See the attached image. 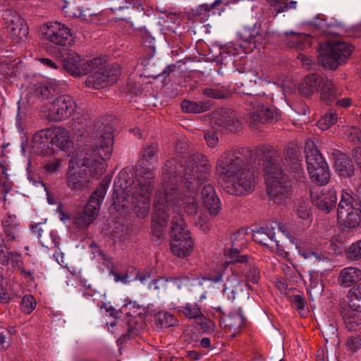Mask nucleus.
Wrapping results in <instances>:
<instances>
[{
	"mask_svg": "<svg viewBox=\"0 0 361 361\" xmlns=\"http://www.w3.org/2000/svg\"><path fill=\"white\" fill-rule=\"evenodd\" d=\"M59 241L57 240V244H56V248L54 247H52V248H47L48 250H54V253H53V257H54V259H56V261L59 264H62V263H63L64 262V255H63V253L60 252L59 250Z\"/></svg>",
	"mask_w": 361,
	"mask_h": 361,
	"instance_id": "nucleus-60",
	"label": "nucleus"
},
{
	"mask_svg": "<svg viewBox=\"0 0 361 361\" xmlns=\"http://www.w3.org/2000/svg\"><path fill=\"white\" fill-rule=\"evenodd\" d=\"M336 121V115L333 113H329L322 116L317 123L318 127L322 130H326L335 123Z\"/></svg>",
	"mask_w": 361,
	"mask_h": 361,
	"instance_id": "nucleus-42",
	"label": "nucleus"
},
{
	"mask_svg": "<svg viewBox=\"0 0 361 361\" xmlns=\"http://www.w3.org/2000/svg\"><path fill=\"white\" fill-rule=\"evenodd\" d=\"M39 34L44 42L54 48L65 47L71 42L70 29L57 21H50L42 25Z\"/></svg>",
	"mask_w": 361,
	"mask_h": 361,
	"instance_id": "nucleus-11",
	"label": "nucleus"
},
{
	"mask_svg": "<svg viewBox=\"0 0 361 361\" xmlns=\"http://www.w3.org/2000/svg\"><path fill=\"white\" fill-rule=\"evenodd\" d=\"M51 138V149L52 150H65L71 145L70 133L63 127L49 128Z\"/></svg>",
	"mask_w": 361,
	"mask_h": 361,
	"instance_id": "nucleus-20",
	"label": "nucleus"
},
{
	"mask_svg": "<svg viewBox=\"0 0 361 361\" xmlns=\"http://www.w3.org/2000/svg\"><path fill=\"white\" fill-rule=\"evenodd\" d=\"M3 226L6 235L12 240L17 239L20 235V228L14 215H7L3 221Z\"/></svg>",
	"mask_w": 361,
	"mask_h": 361,
	"instance_id": "nucleus-28",
	"label": "nucleus"
},
{
	"mask_svg": "<svg viewBox=\"0 0 361 361\" xmlns=\"http://www.w3.org/2000/svg\"><path fill=\"white\" fill-rule=\"evenodd\" d=\"M247 276L252 282L257 283L259 276L258 269L257 268H252L250 271V274Z\"/></svg>",
	"mask_w": 361,
	"mask_h": 361,
	"instance_id": "nucleus-63",
	"label": "nucleus"
},
{
	"mask_svg": "<svg viewBox=\"0 0 361 361\" xmlns=\"http://www.w3.org/2000/svg\"><path fill=\"white\" fill-rule=\"evenodd\" d=\"M222 2V0H215L212 4H202L197 8L196 12L201 14L202 11H209Z\"/></svg>",
	"mask_w": 361,
	"mask_h": 361,
	"instance_id": "nucleus-55",
	"label": "nucleus"
},
{
	"mask_svg": "<svg viewBox=\"0 0 361 361\" xmlns=\"http://www.w3.org/2000/svg\"><path fill=\"white\" fill-rule=\"evenodd\" d=\"M277 13H283L288 11L287 0H267Z\"/></svg>",
	"mask_w": 361,
	"mask_h": 361,
	"instance_id": "nucleus-49",
	"label": "nucleus"
},
{
	"mask_svg": "<svg viewBox=\"0 0 361 361\" xmlns=\"http://www.w3.org/2000/svg\"><path fill=\"white\" fill-rule=\"evenodd\" d=\"M177 323V319L167 312H159L155 315V324L161 328H169Z\"/></svg>",
	"mask_w": 361,
	"mask_h": 361,
	"instance_id": "nucleus-31",
	"label": "nucleus"
},
{
	"mask_svg": "<svg viewBox=\"0 0 361 361\" xmlns=\"http://www.w3.org/2000/svg\"><path fill=\"white\" fill-rule=\"evenodd\" d=\"M42 224L39 223L35 226H32V232L37 235L39 243L42 247L45 248H56L57 244V238L54 235L53 233H49L44 236L42 235L43 229Z\"/></svg>",
	"mask_w": 361,
	"mask_h": 361,
	"instance_id": "nucleus-26",
	"label": "nucleus"
},
{
	"mask_svg": "<svg viewBox=\"0 0 361 361\" xmlns=\"http://www.w3.org/2000/svg\"><path fill=\"white\" fill-rule=\"evenodd\" d=\"M337 216L339 222L346 228H353L358 226L361 223V205L359 201L343 191Z\"/></svg>",
	"mask_w": 361,
	"mask_h": 361,
	"instance_id": "nucleus-8",
	"label": "nucleus"
},
{
	"mask_svg": "<svg viewBox=\"0 0 361 361\" xmlns=\"http://www.w3.org/2000/svg\"><path fill=\"white\" fill-rule=\"evenodd\" d=\"M216 173L231 194L246 195L255 188L254 175L246 169L242 159L233 152H226L220 156L216 161Z\"/></svg>",
	"mask_w": 361,
	"mask_h": 361,
	"instance_id": "nucleus-4",
	"label": "nucleus"
},
{
	"mask_svg": "<svg viewBox=\"0 0 361 361\" xmlns=\"http://www.w3.org/2000/svg\"><path fill=\"white\" fill-rule=\"evenodd\" d=\"M50 133L49 128L43 129L36 133L32 137L33 147L40 152H43L46 149H51Z\"/></svg>",
	"mask_w": 361,
	"mask_h": 361,
	"instance_id": "nucleus-25",
	"label": "nucleus"
},
{
	"mask_svg": "<svg viewBox=\"0 0 361 361\" xmlns=\"http://www.w3.org/2000/svg\"><path fill=\"white\" fill-rule=\"evenodd\" d=\"M346 346L352 352H356L361 348V338L358 336H350L346 341Z\"/></svg>",
	"mask_w": 361,
	"mask_h": 361,
	"instance_id": "nucleus-48",
	"label": "nucleus"
},
{
	"mask_svg": "<svg viewBox=\"0 0 361 361\" xmlns=\"http://www.w3.org/2000/svg\"><path fill=\"white\" fill-rule=\"evenodd\" d=\"M344 323L349 331H357L360 329L358 319L354 317H345Z\"/></svg>",
	"mask_w": 361,
	"mask_h": 361,
	"instance_id": "nucleus-51",
	"label": "nucleus"
},
{
	"mask_svg": "<svg viewBox=\"0 0 361 361\" xmlns=\"http://www.w3.org/2000/svg\"><path fill=\"white\" fill-rule=\"evenodd\" d=\"M259 79L260 78L257 76L255 71H252L250 73L243 74L241 77L242 82H240V85L242 86L246 85L247 86L252 87L257 84V80Z\"/></svg>",
	"mask_w": 361,
	"mask_h": 361,
	"instance_id": "nucleus-45",
	"label": "nucleus"
},
{
	"mask_svg": "<svg viewBox=\"0 0 361 361\" xmlns=\"http://www.w3.org/2000/svg\"><path fill=\"white\" fill-rule=\"evenodd\" d=\"M36 300L31 295H25L20 304L21 310L25 314H30L36 308Z\"/></svg>",
	"mask_w": 361,
	"mask_h": 361,
	"instance_id": "nucleus-39",
	"label": "nucleus"
},
{
	"mask_svg": "<svg viewBox=\"0 0 361 361\" xmlns=\"http://www.w3.org/2000/svg\"><path fill=\"white\" fill-rule=\"evenodd\" d=\"M204 139L209 147H214L218 142L219 139L216 132H207L204 134Z\"/></svg>",
	"mask_w": 361,
	"mask_h": 361,
	"instance_id": "nucleus-54",
	"label": "nucleus"
},
{
	"mask_svg": "<svg viewBox=\"0 0 361 361\" xmlns=\"http://www.w3.org/2000/svg\"><path fill=\"white\" fill-rule=\"evenodd\" d=\"M336 329L332 325H327L324 327L322 333L326 336H334L336 334Z\"/></svg>",
	"mask_w": 361,
	"mask_h": 361,
	"instance_id": "nucleus-64",
	"label": "nucleus"
},
{
	"mask_svg": "<svg viewBox=\"0 0 361 361\" xmlns=\"http://www.w3.org/2000/svg\"><path fill=\"white\" fill-rule=\"evenodd\" d=\"M335 166L338 175L342 178L350 177L354 173L353 167L345 154H341L336 157Z\"/></svg>",
	"mask_w": 361,
	"mask_h": 361,
	"instance_id": "nucleus-27",
	"label": "nucleus"
},
{
	"mask_svg": "<svg viewBox=\"0 0 361 361\" xmlns=\"http://www.w3.org/2000/svg\"><path fill=\"white\" fill-rule=\"evenodd\" d=\"M0 263L4 266H11L12 268H20L23 259L19 254L0 247Z\"/></svg>",
	"mask_w": 361,
	"mask_h": 361,
	"instance_id": "nucleus-24",
	"label": "nucleus"
},
{
	"mask_svg": "<svg viewBox=\"0 0 361 361\" xmlns=\"http://www.w3.org/2000/svg\"><path fill=\"white\" fill-rule=\"evenodd\" d=\"M240 92L247 94L250 97L247 99L246 107L247 120L250 123L264 121H276L280 118L279 110L273 106L265 105L260 96H252V92L242 90Z\"/></svg>",
	"mask_w": 361,
	"mask_h": 361,
	"instance_id": "nucleus-7",
	"label": "nucleus"
},
{
	"mask_svg": "<svg viewBox=\"0 0 361 361\" xmlns=\"http://www.w3.org/2000/svg\"><path fill=\"white\" fill-rule=\"evenodd\" d=\"M283 39L290 47L301 48L302 44L307 40V37L302 33L291 31L285 32Z\"/></svg>",
	"mask_w": 361,
	"mask_h": 361,
	"instance_id": "nucleus-29",
	"label": "nucleus"
},
{
	"mask_svg": "<svg viewBox=\"0 0 361 361\" xmlns=\"http://www.w3.org/2000/svg\"><path fill=\"white\" fill-rule=\"evenodd\" d=\"M73 133L78 137H83L86 135L85 125L80 122H75L71 126Z\"/></svg>",
	"mask_w": 361,
	"mask_h": 361,
	"instance_id": "nucleus-56",
	"label": "nucleus"
},
{
	"mask_svg": "<svg viewBox=\"0 0 361 361\" xmlns=\"http://www.w3.org/2000/svg\"><path fill=\"white\" fill-rule=\"evenodd\" d=\"M245 321V318L243 314L242 309L238 307L224 318L221 322V325L226 333L230 334L231 336H235L240 331Z\"/></svg>",
	"mask_w": 361,
	"mask_h": 361,
	"instance_id": "nucleus-19",
	"label": "nucleus"
},
{
	"mask_svg": "<svg viewBox=\"0 0 361 361\" xmlns=\"http://www.w3.org/2000/svg\"><path fill=\"white\" fill-rule=\"evenodd\" d=\"M99 59L85 60L75 52H69L64 59L65 69L73 76L85 75L100 64Z\"/></svg>",
	"mask_w": 361,
	"mask_h": 361,
	"instance_id": "nucleus-14",
	"label": "nucleus"
},
{
	"mask_svg": "<svg viewBox=\"0 0 361 361\" xmlns=\"http://www.w3.org/2000/svg\"><path fill=\"white\" fill-rule=\"evenodd\" d=\"M54 91V90L51 86L39 84L34 89L32 94L37 99L44 100L51 96Z\"/></svg>",
	"mask_w": 361,
	"mask_h": 361,
	"instance_id": "nucleus-35",
	"label": "nucleus"
},
{
	"mask_svg": "<svg viewBox=\"0 0 361 361\" xmlns=\"http://www.w3.org/2000/svg\"><path fill=\"white\" fill-rule=\"evenodd\" d=\"M225 284L226 287L224 289V292L228 295L229 299L233 300L235 298V293L238 290L239 285L241 283L235 276H231L226 280Z\"/></svg>",
	"mask_w": 361,
	"mask_h": 361,
	"instance_id": "nucleus-34",
	"label": "nucleus"
},
{
	"mask_svg": "<svg viewBox=\"0 0 361 361\" xmlns=\"http://www.w3.org/2000/svg\"><path fill=\"white\" fill-rule=\"evenodd\" d=\"M311 200L319 209L329 212L335 207L337 197L334 189H317L311 192Z\"/></svg>",
	"mask_w": 361,
	"mask_h": 361,
	"instance_id": "nucleus-17",
	"label": "nucleus"
},
{
	"mask_svg": "<svg viewBox=\"0 0 361 361\" xmlns=\"http://www.w3.org/2000/svg\"><path fill=\"white\" fill-rule=\"evenodd\" d=\"M322 85V96L327 102H331L339 94L338 87L331 80H324L316 73L310 74L304 78L300 84L299 92L304 97H310L317 92Z\"/></svg>",
	"mask_w": 361,
	"mask_h": 361,
	"instance_id": "nucleus-9",
	"label": "nucleus"
},
{
	"mask_svg": "<svg viewBox=\"0 0 361 361\" xmlns=\"http://www.w3.org/2000/svg\"><path fill=\"white\" fill-rule=\"evenodd\" d=\"M173 162L167 161L163 169L164 183L156 196L152 231L160 238L171 211V251L178 257L185 258L193 252L194 240L179 209L182 207L188 215L197 213L200 205L197 186L206 180L211 164L200 154L187 159L185 166H173Z\"/></svg>",
	"mask_w": 361,
	"mask_h": 361,
	"instance_id": "nucleus-1",
	"label": "nucleus"
},
{
	"mask_svg": "<svg viewBox=\"0 0 361 361\" xmlns=\"http://www.w3.org/2000/svg\"><path fill=\"white\" fill-rule=\"evenodd\" d=\"M309 288L310 292L320 293L323 290V286L317 273L311 271L308 275Z\"/></svg>",
	"mask_w": 361,
	"mask_h": 361,
	"instance_id": "nucleus-37",
	"label": "nucleus"
},
{
	"mask_svg": "<svg viewBox=\"0 0 361 361\" xmlns=\"http://www.w3.org/2000/svg\"><path fill=\"white\" fill-rule=\"evenodd\" d=\"M305 149L306 152V161L308 163L309 157H312V158L316 159L317 155L322 156V154L319 152L317 149L315 147V145L313 141L308 140L305 143Z\"/></svg>",
	"mask_w": 361,
	"mask_h": 361,
	"instance_id": "nucleus-47",
	"label": "nucleus"
},
{
	"mask_svg": "<svg viewBox=\"0 0 361 361\" xmlns=\"http://www.w3.org/2000/svg\"><path fill=\"white\" fill-rule=\"evenodd\" d=\"M202 198L205 207L211 214H216L221 208L219 199L216 197L214 188L205 185L202 190Z\"/></svg>",
	"mask_w": 361,
	"mask_h": 361,
	"instance_id": "nucleus-22",
	"label": "nucleus"
},
{
	"mask_svg": "<svg viewBox=\"0 0 361 361\" xmlns=\"http://www.w3.org/2000/svg\"><path fill=\"white\" fill-rule=\"evenodd\" d=\"M348 131L347 137L350 142L361 143V133L358 129L353 128Z\"/></svg>",
	"mask_w": 361,
	"mask_h": 361,
	"instance_id": "nucleus-57",
	"label": "nucleus"
},
{
	"mask_svg": "<svg viewBox=\"0 0 361 361\" xmlns=\"http://www.w3.org/2000/svg\"><path fill=\"white\" fill-rule=\"evenodd\" d=\"M243 247H232L228 248L225 251V255L227 257L226 263H233V262H243L245 261V256H239V250L243 249Z\"/></svg>",
	"mask_w": 361,
	"mask_h": 361,
	"instance_id": "nucleus-36",
	"label": "nucleus"
},
{
	"mask_svg": "<svg viewBox=\"0 0 361 361\" xmlns=\"http://www.w3.org/2000/svg\"><path fill=\"white\" fill-rule=\"evenodd\" d=\"M353 50V46L348 42L330 40L320 46L318 60L326 68L334 71L346 62Z\"/></svg>",
	"mask_w": 361,
	"mask_h": 361,
	"instance_id": "nucleus-6",
	"label": "nucleus"
},
{
	"mask_svg": "<svg viewBox=\"0 0 361 361\" xmlns=\"http://www.w3.org/2000/svg\"><path fill=\"white\" fill-rule=\"evenodd\" d=\"M342 245H343L342 242L341 241L340 238L338 236L333 238L330 241V244H329V250H329V253H330L331 251H332L334 252H336L342 247Z\"/></svg>",
	"mask_w": 361,
	"mask_h": 361,
	"instance_id": "nucleus-59",
	"label": "nucleus"
},
{
	"mask_svg": "<svg viewBox=\"0 0 361 361\" xmlns=\"http://www.w3.org/2000/svg\"><path fill=\"white\" fill-rule=\"evenodd\" d=\"M112 276H114V280L116 283H121L123 284H128L131 281H135L134 278H131L128 274H120L117 272H111Z\"/></svg>",
	"mask_w": 361,
	"mask_h": 361,
	"instance_id": "nucleus-53",
	"label": "nucleus"
},
{
	"mask_svg": "<svg viewBox=\"0 0 361 361\" xmlns=\"http://www.w3.org/2000/svg\"><path fill=\"white\" fill-rule=\"evenodd\" d=\"M204 94L207 97L214 99L224 98L227 95L225 90H220L219 88H205L204 90Z\"/></svg>",
	"mask_w": 361,
	"mask_h": 361,
	"instance_id": "nucleus-46",
	"label": "nucleus"
},
{
	"mask_svg": "<svg viewBox=\"0 0 361 361\" xmlns=\"http://www.w3.org/2000/svg\"><path fill=\"white\" fill-rule=\"evenodd\" d=\"M181 108L184 112L200 114L207 111L209 106L204 102L197 103L191 101H183Z\"/></svg>",
	"mask_w": 361,
	"mask_h": 361,
	"instance_id": "nucleus-33",
	"label": "nucleus"
},
{
	"mask_svg": "<svg viewBox=\"0 0 361 361\" xmlns=\"http://www.w3.org/2000/svg\"><path fill=\"white\" fill-rule=\"evenodd\" d=\"M157 152V145H147L144 148L140 161L142 164L150 162L152 159H154L156 153Z\"/></svg>",
	"mask_w": 361,
	"mask_h": 361,
	"instance_id": "nucleus-41",
	"label": "nucleus"
},
{
	"mask_svg": "<svg viewBox=\"0 0 361 361\" xmlns=\"http://www.w3.org/2000/svg\"><path fill=\"white\" fill-rule=\"evenodd\" d=\"M346 255L350 259H361V240L353 243L348 249Z\"/></svg>",
	"mask_w": 361,
	"mask_h": 361,
	"instance_id": "nucleus-43",
	"label": "nucleus"
},
{
	"mask_svg": "<svg viewBox=\"0 0 361 361\" xmlns=\"http://www.w3.org/2000/svg\"><path fill=\"white\" fill-rule=\"evenodd\" d=\"M298 216L301 219H307L310 215V208L308 204L305 202H300L296 207Z\"/></svg>",
	"mask_w": 361,
	"mask_h": 361,
	"instance_id": "nucleus-50",
	"label": "nucleus"
},
{
	"mask_svg": "<svg viewBox=\"0 0 361 361\" xmlns=\"http://www.w3.org/2000/svg\"><path fill=\"white\" fill-rule=\"evenodd\" d=\"M98 59L101 61L100 64L90 71L93 73L87 78L85 82L86 87L97 90L114 84L120 74L118 65H104V59L102 57Z\"/></svg>",
	"mask_w": 361,
	"mask_h": 361,
	"instance_id": "nucleus-10",
	"label": "nucleus"
},
{
	"mask_svg": "<svg viewBox=\"0 0 361 361\" xmlns=\"http://www.w3.org/2000/svg\"><path fill=\"white\" fill-rule=\"evenodd\" d=\"M73 1V0H59L57 5L68 17L78 18L87 23L93 22V18L96 17V13L90 9L82 10L76 7Z\"/></svg>",
	"mask_w": 361,
	"mask_h": 361,
	"instance_id": "nucleus-18",
	"label": "nucleus"
},
{
	"mask_svg": "<svg viewBox=\"0 0 361 361\" xmlns=\"http://www.w3.org/2000/svg\"><path fill=\"white\" fill-rule=\"evenodd\" d=\"M62 161L61 159H56L53 161H50L45 166V169L51 174L57 173L60 171L61 168Z\"/></svg>",
	"mask_w": 361,
	"mask_h": 361,
	"instance_id": "nucleus-52",
	"label": "nucleus"
},
{
	"mask_svg": "<svg viewBox=\"0 0 361 361\" xmlns=\"http://www.w3.org/2000/svg\"><path fill=\"white\" fill-rule=\"evenodd\" d=\"M349 306L356 312H361V283L349 291Z\"/></svg>",
	"mask_w": 361,
	"mask_h": 361,
	"instance_id": "nucleus-32",
	"label": "nucleus"
},
{
	"mask_svg": "<svg viewBox=\"0 0 361 361\" xmlns=\"http://www.w3.org/2000/svg\"><path fill=\"white\" fill-rule=\"evenodd\" d=\"M298 253L305 259H310L312 262H322L325 260H329V255L327 252H320L313 251L309 248H298Z\"/></svg>",
	"mask_w": 361,
	"mask_h": 361,
	"instance_id": "nucleus-30",
	"label": "nucleus"
},
{
	"mask_svg": "<svg viewBox=\"0 0 361 361\" xmlns=\"http://www.w3.org/2000/svg\"><path fill=\"white\" fill-rule=\"evenodd\" d=\"M76 109V104L69 95H61L46 104L42 111L51 121H59L70 117Z\"/></svg>",
	"mask_w": 361,
	"mask_h": 361,
	"instance_id": "nucleus-12",
	"label": "nucleus"
},
{
	"mask_svg": "<svg viewBox=\"0 0 361 361\" xmlns=\"http://www.w3.org/2000/svg\"><path fill=\"white\" fill-rule=\"evenodd\" d=\"M340 283L345 287H350L361 280V270L354 267L343 269L338 276Z\"/></svg>",
	"mask_w": 361,
	"mask_h": 361,
	"instance_id": "nucleus-23",
	"label": "nucleus"
},
{
	"mask_svg": "<svg viewBox=\"0 0 361 361\" xmlns=\"http://www.w3.org/2000/svg\"><path fill=\"white\" fill-rule=\"evenodd\" d=\"M252 154L259 160L264 161V178L270 197L277 204H283L288 197L290 185L276 159L271 155L269 147H259L253 151Z\"/></svg>",
	"mask_w": 361,
	"mask_h": 361,
	"instance_id": "nucleus-5",
	"label": "nucleus"
},
{
	"mask_svg": "<svg viewBox=\"0 0 361 361\" xmlns=\"http://www.w3.org/2000/svg\"><path fill=\"white\" fill-rule=\"evenodd\" d=\"M106 192L104 187L98 188L94 192L84 210L79 213L75 219L74 223L77 227H87L95 220L104 199Z\"/></svg>",
	"mask_w": 361,
	"mask_h": 361,
	"instance_id": "nucleus-13",
	"label": "nucleus"
},
{
	"mask_svg": "<svg viewBox=\"0 0 361 361\" xmlns=\"http://www.w3.org/2000/svg\"><path fill=\"white\" fill-rule=\"evenodd\" d=\"M201 328L203 331L207 332L213 331L215 329L214 323L208 319L204 318V320L201 322Z\"/></svg>",
	"mask_w": 361,
	"mask_h": 361,
	"instance_id": "nucleus-61",
	"label": "nucleus"
},
{
	"mask_svg": "<svg viewBox=\"0 0 361 361\" xmlns=\"http://www.w3.org/2000/svg\"><path fill=\"white\" fill-rule=\"evenodd\" d=\"M8 27V35L14 43L23 42L27 37L28 28L19 16H13Z\"/></svg>",
	"mask_w": 361,
	"mask_h": 361,
	"instance_id": "nucleus-21",
	"label": "nucleus"
},
{
	"mask_svg": "<svg viewBox=\"0 0 361 361\" xmlns=\"http://www.w3.org/2000/svg\"><path fill=\"white\" fill-rule=\"evenodd\" d=\"M95 148L72 155L66 174L67 185L73 191L78 192L87 187L89 177L87 169L92 177H99L106 171V161L113 152L114 135L111 128L104 127L95 135Z\"/></svg>",
	"mask_w": 361,
	"mask_h": 361,
	"instance_id": "nucleus-2",
	"label": "nucleus"
},
{
	"mask_svg": "<svg viewBox=\"0 0 361 361\" xmlns=\"http://www.w3.org/2000/svg\"><path fill=\"white\" fill-rule=\"evenodd\" d=\"M246 234L247 232L243 229L233 233L231 237L232 247H245L247 242Z\"/></svg>",
	"mask_w": 361,
	"mask_h": 361,
	"instance_id": "nucleus-40",
	"label": "nucleus"
},
{
	"mask_svg": "<svg viewBox=\"0 0 361 361\" xmlns=\"http://www.w3.org/2000/svg\"><path fill=\"white\" fill-rule=\"evenodd\" d=\"M316 25L319 27L322 32L329 34L336 35L337 34V28L339 26L338 23H329L326 20L322 19L319 22L316 23Z\"/></svg>",
	"mask_w": 361,
	"mask_h": 361,
	"instance_id": "nucleus-44",
	"label": "nucleus"
},
{
	"mask_svg": "<svg viewBox=\"0 0 361 361\" xmlns=\"http://www.w3.org/2000/svg\"><path fill=\"white\" fill-rule=\"evenodd\" d=\"M293 304L295 307L299 310H304L306 305V301L304 297L296 295L293 297Z\"/></svg>",
	"mask_w": 361,
	"mask_h": 361,
	"instance_id": "nucleus-58",
	"label": "nucleus"
},
{
	"mask_svg": "<svg viewBox=\"0 0 361 361\" xmlns=\"http://www.w3.org/2000/svg\"><path fill=\"white\" fill-rule=\"evenodd\" d=\"M39 61L46 67L51 68L53 69L57 68V65L49 59H41Z\"/></svg>",
	"mask_w": 361,
	"mask_h": 361,
	"instance_id": "nucleus-62",
	"label": "nucleus"
},
{
	"mask_svg": "<svg viewBox=\"0 0 361 361\" xmlns=\"http://www.w3.org/2000/svg\"><path fill=\"white\" fill-rule=\"evenodd\" d=\"M276 230L281 231L283 235L293 243V240L291 239L286 226L279 221H273L267 224L264 228L254 231L252 237L255 242L259 244L269 245V242H271L276 243V245H277V241L275 238Z\"/></svg>",
	"mask_w": 361,
	"mask_h": 361,
	"instance_id": "nucleus-15",
	"label": "nucleus"
},
{
	"mask_svg": "<svg viewBox=\"0 0 361 361\" xmlns=\"http://www.w3.org/2000/svg\"><path fill=\"white\" fill-rule=\"evenodd\" d=\"M183 312L189 319H198L202 316L200 308L197 304H186L183 307Z\"/></svg>",
	"mask_w": 361,
	"mask_h": 361,
	"instance_id": "nucleus-38",
	"label": "nucleus"
},
{
	"mask_svg": "<svg viewBox=\"0 0 361 361\" xmlns=\"http://www.w3.org/2000/svg\"><path fill=\"white\" fill-rule=\"evenodd\" d=\"M154 178L153 169L149 168L138 169L134 180L130 171H121L114 179V202L135 209L138 216H145L149 208Z\"/></svg>",
	"mask_w": 361,
	"mask_h": 361,
	"instance_id": "nucleus-3",
	"label": "nucleus"
},
{
	"mask_svg": "<svg viewBox=\"0 0 361 361\" xmlns=\"http://www.w3.org/2000/svg\"><path fill=\"white\" fill-rule=\"evenodd\" d=\"M317 156L316 159L309 157L308 163H307V171L311 180L316 184L322 185L329 182L330 175L323 157Z\"/></svg>",
	"mask_w": 361,
	"mask_h": 361,
	"instance_id": "nucleus-16",
	"label": "nucleus"
}]
</instances>
